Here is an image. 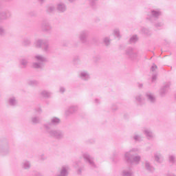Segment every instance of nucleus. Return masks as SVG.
<instances>
[{
  "label": "nucleus",
  "instance_id": "obj_1",
  "mask_svg": "<svg viewBox=\"0 0 176 176\" xmlns=\"http://www.w3.org/2000/svg\"><path fill=\"white\" fill-rule=\"evenodd\" d=\"M137 150L133 149L129 153H126L125 159L128 163H138L141 160L140 156H133V153L135 152Z\"/></svg>",
  "mask_w": 176,
  "mask_h": 176
},
{
  "label": "nucleus",
  "instance_id": "obj_2",
  "mask_svg": "<svg viewBox=\"0 0 176 176\" xmlns=\"http://www.w3.org/2000/svg\"><path fill=\"white\" fill-rule=\"evenodd\" d=\"M68 175V167L63 166L60 170V175L58 176H67Z\"/></svg>",
  "mask_w": 176,
  "mask_h": 176
},
{
  "label": "nucleus",
  "instance_id": "obj_3",
  "mask_svg": "<svg viewBox=\"0 0 176 176\" xmlns=\"http://www.w3.org/2000/svg\"><path fill=\"white\" fill-rule=\"evenodd\" d=\"M52 137H56V138H61V135H63L60 131H52L50 133Z\"/></svg>",
  "mask_w": 176,
  "mask_h": 176
},
{
  "label": "nucleus",
  "instance_id": "obj_4",
  "mask_svg": "<svg viewBox=\"0 0 176 176\" xmlns=\"http://www.w3.org/2000/svg\"><path fill=\"white\" fill-rule=\"evenodd\" d=\"M36 47H41V46H44L45 50L46 47H47V44L43 43L41 40H38L36 42Z\"/></svg>",
  "mask_w": 176,
  "mask_h": 176
},
{
  "label": "nucleus",
  "instance_id": "obj_5",
  "mask_svg": "<svg viewBox=\"0 0 176 176\" xmlns=\"http://www.w3.org/2000/svg\"><path fill=\"white\" fill-rule=\"evenodd\" d=\"M155 161L157 162L158 163H162V162H163V157L160 153H157L155 155Z\"/></svg>",
  "mask_w": 176,
  "mask_h": 176
},
{
  "label": "nucleus",
  "instance_id": "obj_6",
  "mask_svg": "<svg viewBox=\"0 0 176 176\" xmlns=\"http://www.w3.org/2000/svg\"><path fill=\"white\" fill-rule=\"evenodd\" d=\"M35 58L37 61H39V63H44V61H46V58L41 55L36 56Z\"/></svg>",
  "mask_w": 176,
  "mask_h": 176
},
{
  "label": "nucleus",
  "instance_id": "obj_7",
  "mask_svg": "<svg viewBox=\"0 0 176 176\" xmlns=\"http://www.w3.org/2000/svg\"><path fill=\"white\" fill-rule=\"evenodd\" d=\"M84 159L85 160H87L89 162V164H93V160H91V157H90V155L87 154H84Z\"/></svg>",
  "mask_w": 176,
  "mask_h": 176
},
{
  "label": "nucleus",
  "instance_id": "obj_8",
  "mask_svg": "<svg viewBox=\"0 0 176 176\" xmlns=\"http://www.w3.org/2000/svg\"><path fill=\"white\" fill-rule=\"evenodd\" d=\"M144 133L148 138H152L153 137V133H152V132H151V131H149L148 129H146L144 131Z\"/></svg>",
  "mask_w": 176,
  "mask_h": 176
},
{
  "label": "nucleus",
  "instance_id": "obj_9",
  "mask_svg": "<svg viewBox=\"0 0 176 176\" xmlns=\"http://www.w3.org/2000/svg\"><path fill=\"white\" fill-rule=\"evenodd\" d=\"M133 173H131V170H124L122 171V175L123 176H131Z\"/></svg>",
  "mask_w": 176,
  "mask_h": 176
},
{
  "label": "nucleus",
  "instance_id": "obj_10",
  "mask_svg": "<svg viewBox=\"0 0 176 176\" xmlns=\"http://www.w3.org/2000/svg\"><path fill=\"white\" fill-rule=\"evenodd\" d=\"M58 10H59V12H64L65 10V6L63 3H59L58 5Z\"/></svg>",
  "mask_w": 176,
  "mask_h": 176
},
{
  "label": "nucleus",
  "instance_id": "obj_11",
  "mask_svg": "<svg viewBox=\"0 0 176 176\" xmlns=\"http://www.w3.org/2000/svg\"><path fill=\"white\" fill-rule=\"evenodd\" d=\"M80 77L82 79H88L89 74L86 72H81Z\"/></svg>",
  "mask_w": 176,
  "mask_h": 176
},
{
  "label": "nucleus",
  "instance_id": "obj_12",
  "mask_svg": "<svg viewBox=\"0 0 176 176\" xmlns=\"http://www.w3.org/2000/svg\"><path fill=\"white\" fill-rule=\"evenodd\" d=\"M138 41V38L137 37V36H133L130 38L131 43H135V42H137Z\"/></svg>",
  "mask_w": 176,
  "mask_h": 176
},
{
  "label": "nucleus",
  "instance_id": "obj_13",
  "mask_svg": "<svg viewBox=\"0 0 176 176\" xmlns=\"http://www.w3.org/2000/svg\"><path fill=\"white\" fill-rule=\"evenodd\" d=\"M152 15L153 16V17H159V16H160V12L159 11H152L151 12Z\"/></svg>",
  "mask_w": 176,
  "mask_h": 176
},
{
  "label": "nucleus",
  "instance_id": "obj_14",
  "mask_svg": "<svg viewBox=\"0 0 176 176\" xmlns=\"http://www.w3.org/2000/svg\"><path fill=\"white\" fill-rule=\"evenodd\" d=\"M147 97L151 102H155V96H153V95L149 94H147Z\"/></svg>",
  "mask_w": 176,
  "mask_h": 176
},
{
  "label": "nucleus",
  "instance_id": "obj_15",
  "mask_svg": "<svg viewBox=\"0 0 176 176\" xmlns=\"http://www.w3.org/2000/svg\"><path fill=\"white\" fill-rule=\"evenodd\" d=\"M146 168L149 171H153V167L151 166L148 162H146Z\"/></svg>",
  "mask_w": 176,
  "mask_h": 176
},
{
  "label": "nucleus",
  "instance_id": "obj_16",
  "mask_svg": "<svg viewBox=\"0 0 176 176\" xmlns=\"http://www.w3.org/2000/svg\"><path fill=\"white\" fill-rule=\"evenodd\" d=\"M52 123H53V124H57L58 123H60V119L54 118L52 120Z\"/></svg>",
  "mask_w": 176,
  "mask_h": 176
},
{
  "label": "nucleus",
  "instance_id": "obj_17",
  "mask_svg": "<svg viewBox=\"0 0 176 176\" xmlns=\"http://www.w3.org/2000/svg\"><path fill=\"white\" fill-rule=\"evenodd\" d=\"M42 67V63H35L33 64V68H41Z\"/></svg>",
  "mask_w": 176,
  "mask_h": 176
},
{
  "label": "nucleus",
  "instance_id": "obj_18",
  "mask_svg": "<svg viewBox=\"0 0 176 176\" xmlns=\"http://www.w3.org/2000/svg\"><path fill=\"white\" fill-rule=\"evenodd\" d=\"M31 167V165L30 164V162H25L23 164V168H30Z\"/></svg>",
  "mask_w": 176,
  "mask_h": 176
},
{
  "label": "nucleus",
  "instance_id": "obj_19",
  "mask_svg": "<svg viewBox=\"0 0 176 176\" xmlns=\"http://www.w3.org/2000/svg\"><path fill=\"white\" fill-rule=\"evenodd\" d=\"M80 40L85 42V39L86 38V33L83 32L80 35Z\"/></svg>",
  "mask_w": 176,
  "mask_h": 176
},
{
  "label": "nucleus",
  "instance_id": "obj_20",
  "mask_svg": "<svg viewBox=\"0 0 176 176\" xmlns=\"http://www.w3.org/2000/svg\"><path fill=\"white\" fill-rule=\"evenodd\" d=\"M10 105H16V100L14 98L10 99Z\"/></svg>",
  "mask_w": 176,
  "mask_h": 176
},
{
  "label": "nucleus",
  "instance_id": "obj_21",
  "mask_svg": "<svg viewBox=\"0 0 176 176\" xmlns=\"http://www.w3.org/2000/svg\"><path fill=\"white\" fill-rule=\"evenodd\" d=\"M169 162L170 163H175V157H174V156H173V155L169 156Z\"/></svg>",
  "mask_w": 176,
  "mask_h": 176
},
{
  "label": "nucleus",
  "instance_id": "obj_22",
  "mask_svg": "<svg viewBox=\"0 0 176 176\" xmlns=\"http://www.w3.org/2000/svg\"><path fill=\"white\" fill-rule=\"evenodd\" d=\"M43 96H44L45 97H50V93L44 91L42 92Z\"/></svg>",
  "mask_w": 176,
  "mask_h": 176
},
{
  "label": "nucleus",
  "instance_id": "obj_23",
  "mask_svg": "<svg viewBox=\"0 0 176 176\" xmlns=\"http://www.w3.org/2000/svg\"><path fill=\"white\" fill-rule=\"evenodd\" d=\"M157 69V66H156V65H153L151 67V71L153 72H155V71H156Z\"/></svg>",
  "mask_w": 176,
  "mask_h": 176
},
{
  "label": "nucleus",
  "instance_id": "obj_24",
  "mask_svg": "<svg viewBox=\"0 0 176 176\" xmlns=\"http://www.w3.org/2000/svg\"><path fill=\"white\" fill-rule=\"evenodd\" d=\"M21 65H23V67H25L27 65V60H22L21 62Z\"/></svg>",
  "mask_w": 176,
  "mask_h": 176
},
{
  "label": "nucleus",
  "instance_id": "obj_25",
  "mask_svg": "<svg viewBox=\"0 0 176 176\" xmlns=\"http://www.w3.org/2000/svg\"><path fill=\"white\" fill-rule=\"evenodd\" d=\"M104 43H105V45H107L108 46V45H109V38H104Z\"/></svg>",
  "mask_w": 176,
  "mask_h": 176
},
{
  "label": "nucleus",
  "instance_id": "obj_26",
  "mask_svg": "<svg viewBox=\"0 0 176 176\" xmlns=\"http://www.w3.org/2000/svg\"><path fill=\"white\" fill-rule=\"evenodd\" d=\"M114 35H116V36H119V30H114Z\"/></svg>",
  "mask_w": 176,
  "mask_h": 176
},
{
  "label": "nucleus",
  "instance_id": "obj_27",
  "mask_svg": "<svg viewBox=\"0 0 176 176\" xmlns=\"http://www.w3.org/2000/svg\"><path fill=\"white\" fill-rule=\"evenodd\" d=\"M32 122H33V123H38V118H33Z\"/></svg>",
  "mask_w": 176,
  "mask_h": 176
},
{
  "label": "nucleus",
  "instance_id": "obj_28",
  "mask_svg": "<svg viewBox=\"0 0 176 176\" xmlns=\"http://www.w3.org/2000/svg\"><path fill=\"white\" fill-rule=\"evenodd\" d=\"M134 140H135V141H140V136L135 135V136L134 137Z\"/></svg>",
  "mask_w": 176,
  "mask_h": 176
},
{
  "label": "nucleus",
  "instance_id": "obj_29",
  "mask_svg": "<svg viewBox=\"0 0 176 176\" xmlns=\"http://www.w3.org/2000/svg\"><path fill=\"white\" fill-rule=\"evenodd\" d=\"M126 53H127V54H129V56H131V54H133V50H131L130 52H127Z\"/></svg>",
  "mask_w": 176,
  "mask_h": 176
},
{
  "label": "nucleus",
  "instance_id": "obj_30",
  "mask_svg": "<svg viewBox=\"0 0 176 176\" xmlns=\"http://www.w3.org/2000/svg\"><path fill=\"white\" fill-rule=\"evenodd\" d=\"M152 80H153V82H154V80H156V75L153 76Z\"/></svg>",
  "mask_w": 176,
  "mask_h": 176
},
{
  "label": "nucleus",
  "instance_id": "obj_31",
  "mask_svg": "<svg viewBox=\"0 0 176 176\" xmlns=\"http://www.w3.org/2000/svg\"><path fill=\"white\" fill-rule=\"evenodd\" d=\"M50 10L53 12V10H54V7H50Z\"/></svg>",
  "mask_w": 176,
  "mask_h": 176
},
{
  "label": "nucleus",
  "instance_id": "obj_32",
  "mask_svg": "<svg viewBox=\"0 0 176 176\" xmlns=\"http://www.w3.org/2000/svg\"><path fill=\"white\" fill-rule=\"evenodd\" d=\"M60 93H64V91H65L64 88H60Z\"/></svg>",
  "mask_w": 176,
  "mask_h": 176
},
{
  "label": "nucleus",
  "instance_id": "obj_33",
  "mask_svg": "<svg viewBox=\"0 0 176 176\" xmlns=\"http://www.w3.org/2000/svg\"><path fill=\"white\" fill-rule=\"evenodd\" d=\"M2 32H3V29L1 28L0 29V34H2Z\"/></svg>",
  "mask_w": 176,
  "mask_h": 176
},
{
  "label": "nucleus",
  "instance_id": "obj_34",
  "mask_svg": "<svg viewBox=\"0 0 176 176\" xmlns=\"http://www.w3.org/2000/svg\"><path fill=\"white\" fill-rule=\"evenodd\" d=\"M70 2H72L73 0H69Z\"/></svg>",
  "mask_w": 176,
  "mask_h": 176
},
{
  "label": "nucleus",
  "instance_id": "obj_35",
  "mask_svg": "<svg viewBox=\"0 0 176 176\" xmlns=\"http://www.w3.org/2000/svg\"><path fill=\"white\" fill-rule=\"evenodd\" d=\"M40 1H43V0H40Z\"/></svg>",
  "mask_w": 176,
  "mask_h": 176
},
{
  "label": "nucleus",
  "instance_id": "obj_36",
  "mask_svg": "<svg viewBox=\"0 0 176 176\" xmlns=\"http://www.w3.org/2000/svg\"><path fill=\"white\" fill-rule=\"evenodd\" d=\"M138 101H140V100H139V99H138Z\"/></svg>",
  "mask_w": 176,
  "mask_h": 176
}]
</instances>
